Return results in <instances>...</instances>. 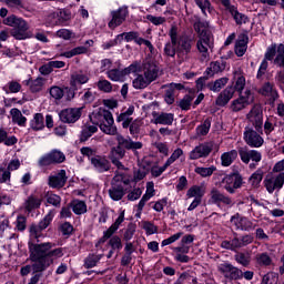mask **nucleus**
I'll return each mask as SVG.
<instances>
[{
    "instance_id": "f257e3e1",
    "label": "nucleus",
    "mask_w": 284,
    "mask_h": 284,
    "mask_svg": "<svg viewBox=\"0 0 284 284\" xmlns=\"http://www.w3.org/2000/svg\"><path fill=\"white\" fill-rule=\"evenodd\" d=\"M91 121L94 125H99L101 132L115 136L118 145L111 150L110 159H123L125 156V150H141L143 142H134L131 138H125L118 132L116 125H114V116L109 110L100 109L91 115Z\"/></svg>"
},
{
    "instance_id": "f03ea898",
    "label": "nucleus",
    "mask_w": 284,
    "mask_h": 284,
    "mask_svg": "<svg viewBox=\"0 0 284 284\" xmlns=\"http://www.w3.org/2000/svg\"><path fill=\"white\" fill-rule=\"evenodd\" d=\"M53 247L54 244L50 242L29 244V258L32 264L21 267V276H28V274H30L31 272H33V274H41V272H45L47 268L50 267V265H52L54 261H57V258L63 257V248Z\"/></svg>"
},
{
    "instance_id": "7ed1b4c3",
    "label": "nucleus",
    "mask_w": 284,
    "mask_h": 284,
    "mask_svg": "<svg viewBox=\"0 0 284 284\" xmlns=\"http://www.w3.org/2000/svg\"><path fill=\"white\" fill-rule=\"evenodd\" d=\"M159 65L152 60H145L142 65L139 63L136 77L132 81L134 90H145L153 81L159 79Z\"/></svg>"
},
{
    "instance_id": "20e7f679",
    "label": "nucleus",
    "mask_w": 284,
    "mask_h": 284,
    "mask_svg": "<svg viewBox=\"0 0 284 284\" xmlns=\"http://www.w3.org/2000/svg\"><path fill=\"white\" fill-rule=\"evenodd\" d=\"M267 61H272L273 65H276V68H282L284 70V44L283 43H272L270 47H267L266 52L264 54V59L260 64L258 71H257V79H263L265 77V73L267 72V68L270 63Z\"/></svg>"
},
{
    "instance_id": "39448f33",
    "label": "nucleus",
    "mask_w": 284,
    "mask_h": 284,
    "mask_svg": "<svg viewBox=\"0 0 284 284\" xmlns=\"http://www.w3.org/2000/svg\"><path fill=\"white\" fill-rule=\"evenodd\" d=\"M193 28L197 33L199 40L196 42V49L201 55V61H207L210 59V22L197 20Z\"/></svg>"
},
{
    "instance_id": "423d86ee",
    "label": "nucleus",
    "mask_w": 284,
    "mask_h": 284,
    "mask_svg": "<svg viewBox=\"0 0 284 284\" xmlns=\"http://www.w3.org/2000/svg\"><path fill=\"white\" fill-rule=\"evenodd\" d=\"M4 23L6 26H10V28H12L10 34L13 37V39H17V41H23L32 37L30 26L23 18L12 14L4 20Z\"/></svg>"
},
{
    "instance_id": "0eeeda50",
    "label": "nucleus",
    "mask_w": 284,
    "mask_h": 284,
    "mask_svg": "<svg viewBox=\"0 0 284 284\" xmlns=\"http://www.w3.org/2000/svg\"><path fill=\"white\" fill-rule=\"evenodd\" d=\"M192 243H194V235L189 234L182 237L180 245L173 247L175 261L179 263H190V256L185 254H190V245H192Z\"/></svg>"
},
{
    "instance_id": "6e6552de",
    "label": "nucleus",
    "mask_w": 284,
    "mask_h": 284,
    "mask_svg": "<svg viewBox=\"0 0 284 284\" xmlns=\"http://www.w3.org/2000/svg\"><path fill=\"white\" fill-rule=\"evenodd\" d=\"M243 139L248 148H263V143H265V140L263 139V129L262 131H258L252 125L245 126Z\"/></svg>"
},
{
    "instance_id": "1a4fd4ad",
    "label": "nucleus",
    "mask_w": 284,
    "mask_h": 284,
    "mask_svg": "<svg viewBox=\"0 0 284 284\" xmlns=\"http://www.w3.org/2000/svg\"><path fill=\"white\" fill-rule=\"evenodd\" d=\"M220 185L229 192V194H235L236 190L243 186V176L239 173L224 175L221 180Z\"/></svg>"
},
{
    "instance_id": "9d476101",
    "label": "nucleus",
    "mask_w": 284,
    "mask_h": 284,
    "mask_svg": "<svg viewBox=\"0 0 284 284\" xmlns=\"http://www.w3.org/2000/svg\"><path fill=\"white\" fill-rule=\"evenodd\" d=\"M54 219V212L50 211L38 224H31L29 227L30 236L32 239H41L43 230H48L50 223Z\"/></svg>"
},
{
    "instance_id": "9b49d317",
    "label": "nucleus",
    "mask_w": 284,
    "mask_h": 284,
    "mask_svg": "<svg viewBox=\"0 0 284 284\" xmlns=\"http://www.w3.org/2000/svg\"><path fill=\"white\" fill-rule=\"evenodd\" d=\"M134 72H139V62L135 61L130 64L128 68L123 70L119 69H111L106 72L108 79L111 81H123L128 74H134Z\"/></svg>"
},
{
    "instance_id": "f8f14e48",
    "label": "nucleus",
    "mask_w": 284,
    "mask_h": 284,
    "mask_svg": "<svg viewBox=\"0 0 284 284\" xmlns=\"http://www.w3.org/2000/svg\"><path fill=\"white\" fill-rule=\"evenodd\" d=\"M284 185V172L278 173L277 175L268 174L264 179V186L268 194H274L283 189Z\"/></svg>"
},
{
    "instance_id": "ddd939ff",
    "label": "nucleus",
    "mask_w": 284,
    "mask_h": 284,
    "mask_svg": "<svg viewBox=\"0 0 284 284\" xmlns=\"http://www.w3.org/2000/svg\"><path fill=\"white\" fill-rule=\"evenodd\" d=\"M251 103H254V94H252L251 90H246L244 94L240 93V97L236 100H233L231 110L233 112H241V110H245Z\"/></svg>"
},
{
    "instance_id": "4468645a",
    "label": "nucleus",
    "mask_w": 284,
    "mask_h": 284,
    "mask_svg": "<svg viewBox=\"0 0 284 284\" xmlns=\"http://www.w3.org/2000/svg\"><path fill=\"white\" fill-rule=\"evenodd\" d=\"M219 272H221V274L229 281H239L243 278V271L230 263L220 264Z\"/></svg>"
},
{
    "instance_id": "2eb2a0df",
    "label": "nucleus",
    "mask_w": 284,
    "mask_h": 284,
    "mask_svg": "<svg viewBox=\"0 0 284 284\" xmlns=\"http://www.w3.org/2000/svg\"><path fill=\"white\" fill-rule=\"evenodd\" d=\"M65 161V154L59 150H52L50 153L43 155L39 160L40 168H45L54 163H63Z\"/></svg>"
},
{
    "instance_id": "dca6fc26",
    "label": "nucleus",
    "mask_w": 284,
    "mask_h": 284,
    "mask_svg": "<svg viewBox=\"0 0 284 284\" xmlns=\"http://www.w3.org/2000/svg\"><path fill=\"white\" fill-rule=\"evenodd\" d=\"M129 14L130 11L128 7H120L118 10L111 11L112 19L109 21V28L111 30L119 28V26H122L125 19H128Z\"/></svg>"
},
{
    "instance_id": "f3484780",
    "label": "nucleus",
    "mask_w": 284,
    "mask_h": 284,
    "mask_svg": "<svg viewBox=\"0 0 284 284\" xmlns=\"http://www.w3.org/2000/svg\"><path fill=\"white\" fill-rule=\"evenodd\" d=\"M169 37L171 39V42H168L164 45V54L166 57H176V45L179 43V29L176 26L171 27L169 31Z\"/></svg>"
},
{
    "instance_id": "a211bd4d",
    "label": "nucleus",
    "mask_w": 284,
    "mask_h": 284,
    "mask_svg": "<svg viewBox=\"0 0 284 284\" xmlns=\"http://www.w3.org/2000/svg\"><path fill=\"white\" fill-rule=\"evenodd\" d=\"M246 119L252 123L251 128L258 130V132L263 131V110H261V106L254 105L247 113Z\"/></svg>"
},
{
    "instance_id": "6ab92c4d",
    "label": "nucleus",
    "mask_w": 284,
    "mask_h": 284,
    "mask_svg": "<svg viewBox=\"0 0 284 284\" xmlns=\"http://www.w3.org/2000/svg\"><path fill=\"white\" fill-rule=\"evenodd\" d=\"M209 203L212 205H234V202L232 201V197L223 194L219 189L213 187L210 192V200Z\"/></svg>"
},
{
    "instance_id": "aec40b11",
    "label": "nucleus",
    "mask_w": 284,
    "mask_h": 284,
    "mask_svg": "<svg viewBox=\"0 0 284 284\" xmlns=\"http://www.w3.org/2000/svg\"><path fill=\"white\" fill-rule=\"evenodd\" d=\"M239 154L241 161H243L246 165L250 163V161H253L254 163H261V160L263 159L261 152L256 150H248L247 148H240Z\"/></svg>"
},
{
    "instance_id": "412c9836",
    "label": "nucleus",
    "mask_w": 284,
    "mask_h": 284,
    "mask_svg": "<svg viewBox=\"0 0 284 284\" xmlns=\"http://www.w3.org/2000/svg\"><path fill=\"white\" fill-rule=\"evenodd\" d=\"M211 152H212V144L201 143L189 153V159L191 161L205 159V156H210Z\"/></svg>"
},
{
    "instance_id": "4be33fe9",
    "label": "nucleus",
    "mask_w": 284,
    "mask_h": 284,
    "mask_svg": "<svg viewBox=\"0 0 284 284\" xmlns=\"http://www.w3.org/2000/svg\"><path fill=\"white\" fill-rule=\"evenodd\" d=\"M62 123H77L81 119V108L64 109L59 113Z\"/></svg>"
},
{
    "instance_id": "5701e85b",
    "label": "nucleus",
    "mask_w": 284,
    "mask_h": 284,
    "mask_svg": "<svg viewBox=\"0 0 284 284\" xmlns=\"http://www.w3.org/2000/svg\"><path fill=\"white\" fill-rule=\"evenodd\" d=\"M192 45H194V39L189 36H181L178 39V57L181 54H190V52H192Z\"/></svg>"
},
{
    "instance_id": "b1692460",
    "label": "nucleus",
    "mask_w": 284,
    "mask_h": 284,
    "mask_svg": "<svg viewBox=\"0 0 284 284\" xmlns=\"http://www.w3.org/2000/svg\"><path fill=\"white\" fill-rule=\"evenodd\" d=\"M152 116V123L155 125H172L174 123V113L153 111Z\"/></svg>"
},
{
    "instance_id": "393cba45",
    "label": "nucleus",
    "mask_w": 284,
    "mask_h": 284,
    "mask_svg": "<svg viewBox=\"0 0 284 284\" xmlns=\"http://www.w3.org/2000/svg\"><path fill=\"white\" fill-rule=\"evenodd\" d=\"M68 183V175H65V170H60L55 175L49 176L48 185L57 190H61Z\"/></svg>"
},
{
    "instance_id": "a878e982",
    "label": "nucleus",
    "mask_w": 284,
    "mask_h": 284,
    "mask_svg": "<svg viewBox=\"0 0 284 284\" xmlns=\"http://www.w3.org/2000/svg\"><path fill=\"white\" fill-rule=\"evenodd\" d=\"M260 93H262L263 97H268L270 105H274L276 99H278V91H276L274 84L271 82L264 83L260 89Z\"/></svg>"
},
{
    "instance_id": "bb28decb",
    "label": "nucleus",
    "mask_w": 284,
    "mask_h": 284,
    "mask_svg": "<svg viewBox=\"0 0 284 284\" xmlns=\"http://www.w3.org/2000/svg\"><path fill=\"white\" fill-rule=\"evenodd\" d=\"M234 97V87H226L215 100V104L220 108H224V105L229 104Z\"/></svg>"
},
{
    "instance_id": "cd10ccee",
    "label": "nucleus",
    "mask_w": 284,
    "mask_h": 284,
    "mask_svg": "<svg viewBox=\"0 0 284 284\" xmlns=\"http://www.w3.org/2000/svg\"><path fill=\"white\" fill-rule=\"evenodd\" d=\"M91 164L98 172H108L110 170V161L101 155L91 158Z\"/></svg>"
},
{
    "instance_id": "c85d7f7f",
    "label": "nucleus",
    "mask_w": 284,
    "mask_h": 284,
    "mask_svg": "<svg viewBox=\"0 0 284 284\" xmlns=\"http://www.w3.org/2000/svg\"><path fill=\"white\" fill-rule=\"evenodd\" d=\"M132 114H134V106H129L126 111L122 112L118 115V123H122V128L128 130L130 128V123H132Z\"/></svg>"
},
{
    "instance_id": "c756f323",
    "label": "nucleus",
    "mask_w": 284,
    "mask_h": 284,
    "mask_svg": "<svg viewBox=\"0 0 284 284\" xmlns=\"http://www.w3.org/2000/svg\"><path fill=\"white\" fill-rule=\"evenodd\" d=\"M205 192H207V189L205 186L194 185L187 190L186 196L189 199H195L196 201H202L203 196H205Z\"/></svg>"
},
{
    "instance_id": "7c9ffc66",
    "label": "nucleus",
    "mask_w": 284,
    "mask_h": 284,
    "mask_svg": "<svg viewBox=\"0 0 284 284\" xmlns=\"http://www.w3.org/2000/svg\"><path fill=\"white\" fill-rule=\"evenodd\" d=\"M250 38H247L246 34H242L239 37L236 43H235V54L237 57H243L245 52H247V41Z\"/></svg>"
},
{
    "instance_id": "2f4dec72",
    "label": "nucleus",
    "mask_w": 284,
    "mask_h": 284,
    "mask_svg": "<svg viewBox=\"0 0 284 284\" xmlns=\"http://www.w3.org/2000/svg\"><path fill=\"white\" fill-rule=\"evenodd\" d=\"M239 156V151L237 150H231L229 152H224L221 155V163L223 168H230L236 161Z\"/></svg>"
},
{
    "instance_id": "473e14b6",
    "label": "nucleus",
    "mask_w": 284,
    "mask_h": 284,
    "mask_svg": "<svg viewBox=\"0 0 284 284\" xmlns=\"http://www.w3.org/2000/svg\"><path fill=\"white\" fill-rule=\"evenodd\" d=\"M41 207V197L31 194L26 201H24V210L27 212H32V210H39Z\"/></svg>"
},
{
    "instance_id": "72a5a7b5",
    "label": "nucleus",
    "mask_w": 284,
    "mask_h": 284,
    "mask_svg": "<svg viewBox=\"0 0 284 284\" xmlns=\"http://www.w3.org/2000/svg\"><path fill=\"white\" fill-rule=\"evenodd\" d=\"M97 132H99V128H97V125H83L80 133V142L85 143V141H88V139H90L92 134H97Z\"/></svg>"
},
{
    "instance_id": "f704fd0d",
    "label": "nucleus",
    "mask_w": 284,
    "mask_h": 284,
    "mask_svg": "<svg viewBox=\"0 0 284 284\" xmlns=\"http://www.w3.org/2000/svg\"><path fill=\"white\" fill-rule=\"evenodd\" d=\"M24 85H29L31 92H41L45 85V78L38 77L36 80H26Z\"/></svg>"
},
{
    "instance_id": "c9c22d12",
    "label": "nucleus",
    "mask_w": 284,
    "mask_h": 284,
    "mask_svg": "<svg viewBox=\"0 0 284 284\" xmlns=\"http://www.w3.org/2000/svg\"><path fill=\"white\" fill-rule=\"evenodd\" d=\"M109 195L112 201H121L123 196H125V189L124 186L111 184V187L109 190Z\"/></svg>"
},
{
    "instance_id": "e433bc0d",
    "label": "nucleus",
    "mask_w": 284,
    "mask_h": 284,
    "mask_svg": "<svg viewBox=\"0 0 284 284\" xmlns=\"http://www.w3.org/2000/svg\"><path fill=\"white\" fill-rule=\"evenodd\" d=\"M90 81V77L83 72H75L71 74V85L72 88H77L78 85H83Z\"/></svg>"
},
{
    "instance_id": "4c0bfd02",
    "label": "nucleus",
    "mask_w": 284,
    "mask_h": 284,
    "mask_svg": "<svg viewBox=\"0 0 284 284\" xmlns=\"http://www.w3.org/2000/svg\"><path fill=\"white\" fill-rule=\"evenodd\" d=\"M12 123H16L17 125H20L21 128H24L28 119L21 113V110L13 108L10 110Z\"/></svg>"
},
{
    "instance_id": "58836bf2",
    "label": "nucleus",
    "mask_w": 284,
    "mask_h": 284,
    "mask_svg": "<svg viewBox=\"0 0 284 284\" xmlns=\"http://www.w3.org/2000/svg\"><path fill=\"white\" fill-rule=\"evenodd\" d=\"M70 207L72 209V212L78 216H81V214H85L88 212V204L81 200H73L70 203Z\"/></svg>"
},
{
    "instance_id": "ea45409f",
    "label": "nucleus",
    "mask_w": 284,
    "mask_h": 284,
    "mask_svg": "<svg viewBox=\"0 0 284 284\" xmlns=\"http://www.w3.org/2000/svg\"><path fill=\"white\" fill-rule=\"evenodd\" d=\"M103 258V254H89L84 261H83V266L85 270H92V267H97L99 265V261Z\"/></svg>"
},
{
    "instance_id": "a19ab883",
    "label": "nucleus",
    "mask_w": 284,
    "mask_h": 284,
    "mask_svg": "<svg viewBox=\"0 0 284 284\" xmlns=\"http://www.w3.org/2000/svg\"><path fill=\"white\" fill-rule=\"evenodd\" d=\"M227 81H230V79L220 78V79L215 80L214 82H209L206 84V88L209 90H211V92H221V90H223V88H225V85H227Z\"/></svg>"
},
{
    "instance_id": "79ce46f5",
    "label": "nucleus",
    "mask_w": 284,
    "mask_h": 284,
    "mask_svg": "<svg viewBox=\"0 0 284 284\" xmlns=\"http://www.w3.org/2000/svg\"><path fill=\"white\" fill-rule=\"evenodd\" d=\"M234 79H235V85L233 88L234 92L236 91L240 94H243V90H245V77L241 74V72L235 71Z\"/></svg>"
},
{
    "instance_id": "37998d69",
    "label": "nucleus",
    "mask_w": 284,
    "mask_h": 284,
    "mask_svg": "<svg viewBox=\"0 0 284 284\" xmlns=\"http://www.w3.org/2000/svg\"><path fill=\"white\" fill-rule=\"evenodd\" d=\"M18 141L19 140L14 135L8 136V131H6V129H0V143H3L4 145L10 146V145H17Z\"/></svg>"
},
{
    "instance_id": "c03bdc74",
    "label": "nucleus",
    "mask_w": 284,
    "mask_h": 284,
    "mask_svg": "<svg viewBox=\"0 0 284 284\" xmlns=\"http://www.w3.org/2000/svg\"><path fill=\"white\" fill-rule=\"evenodd\" d=\"M263 176H265V171H263V169H257L248 179L252 187H258L261 181H263Z\"/></svg>"
},
{
    "instance_id": "a18cd8bd",
    "label": "nucleus",
    "mask_w": 284,
    "mask_h": 284,
    "mask_svg": "<svg viewBox=\"0 0 284 284\" xmlns=\"http://www.w3.org/2000/svg\"><path fill=\"white\" fill-rule=\"evenodd\" d=\"M234 258L236 263L243 267H250V263H252V256H250V253L239 252L234 255Z\"/></svg>"
},
{
    "instance_id": "49530a36",
    "label": "nucleus",
    "mask_w": 284,
    "mask_h": 284,
    "mask_svg": "<svg viewBox=\"0 0 284 284\" xmlns=\"http://www.w3.org/2000/svg\"><path fill=\"white\" fill-rule=\"evenodd\" d=\"M196 6L202 10L204 17L212 14L214 12V7H212V2L210 0H194Z\"/></svg>"
},
{
    "instance_id": "de8ad7c7",
    "label": "nucleus",
    "mask_w": 284,
    "mask_h": 284,
    "mask_svg": "<svg viewBox=\"0 0 284 284\" xmlns=\"http://www.w3.org/2000/svg\"><path fill=\"white\" fill-rule=\"evenodd\" d=\"M230 14L233 17V19L237 26H243V23H247L246 16L239 12V9H236V7L230 8Z\"/></svg>"
},
{
    "instance_id": "09e8293b",
    "label": "nucleus",
    "mask_w": 284,
    "mask_h": 284,
    "mask_svg": "<svg viewBox=\"0 0 284 284\" xmlns=\"http://www.w3.org/2000/svg\"><path fill=\"white\" fill-rule=\"evenodd\" d=\"M225 70V63L223 61L211 62L210 67L206 69V74H219Z\"/></svg>"
},
{
    "instance_id": "8fccbe9b",
    "label": "nucleus",
    "mask_w": 284,
    "mask_h": 284,
    "mask_svg": "<svg viewBox=\"0 0 284 284\" xmlns=\"http://www.w3.org/2000/svg\"><path fill=\"white\" fill-rule=\"evenodd\" d=\"M210 128H212V119L207 118L196 128V134L199 136H206L210 133Z\"/></svg>"
},
{
    "instance_id": "3c124183",
    "label": "nucleus",
    "mask_w": 284,
    "mask_h": 284,
    "mask_svg": "<svg viewBox=\"0 0 284 284\" xmlns=\"http://www.w3.org/2000/svg\"><path fill=\"white\" fill-rule=\"evenodd\" d=\"M111 185H120V187H123V185H130V180L125 174L116 173L112 179Z\"/></svg>"
},
{
    "instance_id": "603ef678",
    "label": "nucleus",
    "mask_w": 284,
    "mask_h": 284,
    "mask_svg": "<svg viewBox=\"0 0 284 284\" xmlns=\"http://www.w3.org/2000/svg\"><path fill=\"white\" fill-rule=\"evenodd\" d=\"M50 97L55 101H61L65 95V91L61 87L53 85L49 89Z\"/></svg>"
},
{
    "instance_id": "864d4df0",
    "label": "nucleus",
    "mask_w": 284,
    "mask_h": 284,
    "mask_svg": "<svg viewBox=\"0 0 284 284\" xmlns=\"http://www.w3.org/2000/svg\"><path fill=\"white\" fill-rule=\"evenodd\" d=\"M85 52H88V48L77 47L70 51H65L64 53L61 54V57H65L67 59H72V57H77L78 54H85Z\"/></svg>"
},
{
    "instance_id": "5fc2aeb1",
    "label": "nucleus",
    "mask_w": 284,
    "mask_h": 284,
    "mask_svg": "<svg viewBox=\"0 0 284 284\" xmlns=\"http://www.w3.org/2000/svg\"><path fill=\"white\" fill-rule=\"evenodd\" d=\"M141 128H143V120L136 119L132 121L129 125L130 134L136 136L141 132Z\"/></svg>"
},
{
    "instance_id": "6e6d98bb",
    "label": "nucleus",
    "mask_w": 284,
    "mask_h": 284,
    "mask_svg": "<svg viewBox=\"0 0 284 284\" xmlns=\"http://www.w3.org/2000/svg\"><path fill=\"white\" fill-rule=\"evenodd\" d=\"M31 128L32 130L39 131L42 128H45L44 123H43V114L41 113H37L33 118V120L31 121Z\"/></svg>"
},
{
    "instance_id": "4d7b16f0",
    "label": "nucleus",
    "mask_w": 284,
    "mask_h": 284,
    "mask_svg": "<svg viewBox=\"0 0 284 284\" xmlns=\"http://www.w3.org/2000/svg\"><path fill=\"white\" fill-rule=\"evenodd\" d=\"M125 221V211H122L115 222L108 229L109 234H114L119 227H121V223Z\"/></svg>"
},
{
    "instance_id": "13d9d810",
    "label": "nucleus",
    "mask_w": 284,
    "mask_h": 284,
    "mask_svg": "<svg viewBox=\"0 0 284 284\" xmlns=\"http://www.w3.org/2000/svg\"><path fill=\"white\" fill-rule=\"evenodd\" d=\"M196 174H200V176H203L204 179L207 176H212V174H214V172H216V166L211 165L209 168H196L195 169Z\"/></svg>"
},
{
    "instance_id": "bf43d9fd",
    "label": "nucleus",
    "mask_w": 284,
    "mask_h": 284,
    "mask_svg": "<svg viewBox=\"0 0 284 284\" xmlns=\"http://www.w3.org/2000/svg\"><path fill=\"white\" fill-rule=\"evenodd\" d=\"M256 261L262 267H267V265H272V257L267 253H261L256 255Z\"/></svg>"
},
{
    "instance_id": "052dcab7",
    "label": "nucleus",
    "mask_w": 284,
    "mask_h": 284,
    "mask_svg": "<svg viewBox=\"0 0 284 284\" xmlns=\"http://www.w3.org/2000/svg\"><path fill=\"white\" fill-rule=\"evenodd\" d=\"M240 225L241 230H244L245 232H252V230L256 229V224H254V222L250 221L247 217L240 219Z\"/></svg>"
},
{
    "instance_id": "680f3d73",
    "label": "nucleus",
    "mask_w": 284,
    "mask_h": 284,
    "mask_svg": "<svg viewBox=\"0 0 284 284\" xmlns=\"http://www.w3.org/2000/svg\"><path fill=\"white\" fill-rule=\"evenodd\" d=\"M192 101H194V98L186 94L182 100H180L179 108H181V110L187 111L190 108H192Z\"/></svg>"
},
{
    "instance_id": "e2e57ef3",
    "label": "nucleus",
    "mask_w": 284,
    "mask_h": 284,
    "mask_svg": "<svg viewBox=\"0 0 284 284\" xmlns=\"http://www.w3.org/2000/svg\"><path fill=\"white\" fill-rule=\"evenodd\" d=\"M174 99H176V91H174V89H171L170 87H166L164 93L165 103H168V105H172V103H174Z\"/></svg>"
},
{
    "instance_id": "0e129e2a",
    "label": "nucleus",
    "mask_w": 284,
    "mask_h": 284,
    "mask_svg": "<svg viewBox=\"0 0 284 284\" xmlns=\"http://www.w3.org/2000/svg\"><path fill=\"white\" fill-rule=\"evenodd\" d=\"M97 85L100 92H105L106 94L112 92V83L108 80H100L98 81Z\"/></svg>"
},
{
    "instance_id": "69168bd1",
    "label": "nucleus",
    "mask_w": 284,
    "mask_h": 284,
    "mask_svg": "<svg viewBox=\"0 0 284 284\" xmlns=\"http://www.w3.org/2000/svg\"><path fill=\"white\" fill-rule=\"evenodd\" d=\"M276 125V119L274 118H267L264 122V132L266 135L272 134L274 132V128Z\"/></svg>"
},
{
    "instance_id": "338daca9",
    "label": "nucleus",
    "mask_w": 284,
    "mask_h": 284,
    "mask_svg": "<svg viewBox=\"0 0 284 284\" xmlns=\"http://www.w3.org/2000/svg\"><path fill=\"white\" fill-rule=\"evenodd\" d=\"M181 156H183V150L176 149L164 163L165 168H170V165H172V163H174L176 160L181 159Z\"/></svg>"
},
{
    "instance_id": "774afa93",
    "label": "nucleus",
    "mask_w": 284,
    "mask_h": 284,
    "mask_svg": "<svg viewBox=\"0 0 284 284\" xmlns=\"http://www.w3.org/2000/svg\"><path fill=\"white\" fill-rule=\"evenodd\" d=\"M278 281L276 273H267L262 278V284H274Z\"/></svg>"
}]
</instances>
